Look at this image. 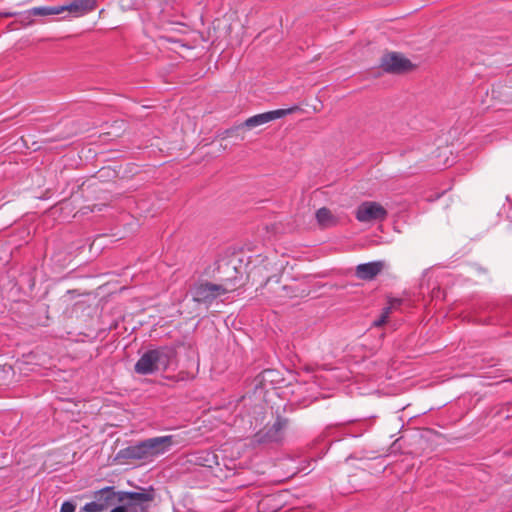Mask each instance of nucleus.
<instances>
[{
	"mask_svg": "<svg viewBox=\"0 0 512 512\" xmlns=\"http://www.w3.org/2000/svg\"><path fill=\"white\" fill-rule=\"evenodd\" d=\"M153 500V496L145 492H119L118 501L127 506H142Z\"/></svg>",
	"mask_w": 512,
	"mask_h": 512,
	"instance_id": "nucleus-10",
	"label": "nucleus"
},
{
	"mask_svg": "<svg viewBox=\"0 0 512 512\" xmlns=\"http://www.w3.org/2000/svg\"><path fill=\"white\" fill-rule=\"evenodd\" d=\"M383 269L382 262H369L356 267V276L361 280L374 279Z\"/></svg>",
	"mask_w": 512,
	"mask_h": 512,
	"instance_id": "nucleus-11",
	"label": "nucleus"
},
{
	"mask_svg": "<svg viewBox=\"0 0 512 512\" xmlns=\"http://www.w3.org/2000/svg\"><path fill=\"white\" fill-rule=\"evenodd\" d=\"M226 138H236L238 140L243 141L245 139V128L243 123L226 129L222 133V139Z\"/></svg>",
	"mask_w": 512,
	"mask_h": 512,
	"instance_id": "nucleus-19",
	"label": "nucleus"
},
{
	"mask_svg": "<svg viewBox=\"0 0 512 512\" xmlns=\"http://www.w3.org/2000/svg\"><path fill=\"white\" fill-rule=\"evenodd\" d=\"M288 262L277 257L258 255L252 262L248 277L261 295L271 299L291 297L294 291L281 280Z\"/></svg>",
	"mask_w": 512,
	"mask_h": 512,
	"instance_id": "nucleus-1",
	"label": "nucleus"
},
{
	"mask_svg": "<svg viewBox=\"0 0 512 512\" xmlns=\"http://www.w3.org/2000/svg\"><path fill=\"white\" fill-rule=\"evenodd\" d=\"M315 217H316L318 225L322 229H327V228L333 227L338 222L336 216L333 215V213L325 207L318 209L316 211Z\"/></svg>",
	"mask_w": 512,
	"mask_h": 512,
	"instance_id": "nucleus-14",
	"label": "nucleus"
},
{
	"mask_svg": "<svg viewBox=\"0 0 512 512\" xmlns=\"http://www.w3.org/2000/svg\"><path fill=\"white\" fill-rule=\"evenodd\" d=\"M127 458L135 460H147L149 458L146 441H143L137 445L130 446L125 450Z\"/></svg>",
	"mask_w": 512,
	"mask_h": 512,
	"instance_id": "nucleus-16",
	"label": "nucleus"
},
{
	"mask_svg": "<svg viewBox=\"0 0 512 512\" xmlns=\"http://www.w3.org/2000/svg\"><path fill=\"white\" fill-rule=\"evenodd\" d=\"M22 25H31L33 24L34 20L30 18L29 14L27 13V16L20 21Z\"/></svg>",
	"mask_w": 512,
	"mask_h": 512,
	"instance_id": "nucleus-26",
	"label": "nucleus"
},
{
	"mask_svg": "<svg viewBox=\"0 0 512 512\" xmlns=\"http://www.w3.org/2000/svg\"><path fill=\"white\" fill-rule=\"evenodd\" d=\"M225 288L208 281L198 282L192 289V300L195 303H211L218 296L225 294Z\"/></svg>",
	"mask_w": 512,
	"mask_h": 512,
	"instance_id": "nucleus-3",
	"label": "nucleus"
},
{
	"mask_svg": "<svg viewBox=\"0 0 512 512\" xmlns=\"http://www.w3.org/2000/svg\"><path fill=\"white\" fill-rule=\"evenodd\" d=\"M116 173L114 170L110 168H102L95 175L88 178L86 181H83L78 188L84 189H96L98 188L99 183L104 182L107 178H115Z\"/></svg>",
	"mask_w": 512,
	"mask_h": 512,
	"instance_id": "nucleus-12",
	"label": "nucleus"
},
{
	"mask_svg": "<svg viewBox=\"0 0 512 512\" xmlns=\"http://www.w3.org/2000/svg\"><path fill=\"white\" fill-rule=\"evenodd\" d=\"M178 26L179 28H175L173 25L164 27L161 35L159 36L160 39L173 43H181L183 39L180 35L184 32L185 26L182 24Z\"/></svg>",
	"mask_w": 512,
	"mask_h": 512,
	"instance_id": "nucleus-15",
	"label": "nucleus"
},
{
	"mask_svg": "<svg viewBox=\"0 0 512 512\" xmlns=\"http://www.w3.org/2000/svg\"><path fill=\"white\" fill-rule=\"evenodd\" d=\"M400 304H401V300L400 299H390L389 302H388V306L387 307H391V312H392L397 307H399Z\"/></svg>",
	"mask_w": 512,
	"mask_h": 512,
	"instance_id": "nucleus-25",
	"label": "nucleus"
},
{
	"mask_svg": "<svg viewBox=\"0 0 512 512\" xmlns=\"http://www.w3.org/2000/svg\"><path fill=\"white\" fill-rule=\"evenodd\" d=\"M94 498L104 506V510L116 503H120L118 501L119 492H115L112 487H106L97 491Z\"/></svg>",
	"mask_w": 512,
	"mask_h": 512,
	"instance_id": "nucleus-13",
	"label": "nucleus"
},
{
	"mask_svg": "<svg viewBox=\"0 0 512 512\" xmlns=\"http://www.w3.org/2000/svg\"><path fill=\"white\" fill-rule=\"evenodd\" d=\"M390 314H391V307H385L382 310V313H381L379 319L375 320L372 325L374 327H381V326H383L387 322V320L389 319Z\"/></svg>",
	"mask_w": 512,
	"mask_h": 512,
	"instance_id": "nucleus-21",
	"label": "nucleus"
},
{
	"mask_svg": "<svg viewBox=\"0 0 512 512\" xmlns=\"http://www.w3.org/2000/svg\"><path fill=\"white\" fill-rule=\"evenodd\" d=\"M145 441L150 459L168 452L173 445L178 443L173 435L154 437Z\"/></svg>",
	"mask_w": 512,
	"mask_h": 512,
	"instance_id": "nucleus-8",
	"label": "nucleus"
},
{
	"mask_svg": "<svg viewBox=\"0 0 512 512\" xmlns=\"http://www.w3.org/2000/svg\"><path fill=\"white\" fill-rule=\"evenodd\" d=\"M82 511L83 512H101V511H104V506L102 504H100L99 502H97V500L95 499L92 502L86 503L82 507Z\"/></svg>",
	"mask_w": 512,
	"mask_h": 512,
	"instance_id": "nucleus-22",
	"label": "nucleus"
},
{
	"mask_svg": "<svg viewBox=\"0 0 512 512\" xmlns=\"http://www.w3.org/2000/svg\"><path fill=\"white\" fill-rule=\"evenodd\" d=\"M297 107L289 108V109H278L273 111H268L265 113L257 114L252 117H249L243 122L245 129H253L260 125L266 124L270 121L279 119L281 117L286 116L287 114L295 111Z\"/></svg>",
	"mask_w": 512,
	"mask_h": 512,
	"instance_id": "nucleus-7",
	"label": "nucleus"
},
{
	"mask_svg": "<svg viewBox=\"0 0 512 512\" xmlns=\"http://www.w3.org/2000/svg\"><path fill=\"white\" fill-rule=\"evenodd\" d=\"M110 512H127V509L125 506H117L113 508Z\"/></svg>",
	"mask_w": 512,
	"mask_h": 512,
	"instance_id": "nucleus-27",
	"label": "nucleus"
},
{
	"mask_svg": "<svg viewBox=\"0 0 512 512\" xmlns=\"http://www.w3.org/2000/svg\"><path fill=\"white\" fill-rule=\"evenodd\" d=\"M97 7V0H73L68 5H62L63 12L68 11L74 16H82L93 11Z\"/></svg>",
	"mask_w": 512,
	"mask_h": 512,
	"instance_id": "nucleus-9",
	"label": "nucleus"
},
{
	"mask_svg": "<svg viewBox=\"0 0 512 512\" xmlns=\"http://www.w3.org/2000/svg\"><path fill=\"white\" fill-rule=\"evenodd\" d=\"M75 505L72 502L66 501L62 504L60 512H74Z\"/></svg>",
	"mask_w": 512,
	"mask_h": 512,
	"instance_id": "nucleus-24",
	"label": "nucleus"
},
{
	"mask_svg": "<svg viewBox=\"0 0 512 512\" xmlns=\"http://www.w3.org/2000/svg\"><path fill=\"white\" fill-rule=\"evenodd\" d=\"M196 463L198 465L212 468L214 465H218V456L213 452H202L197 458Z\"/></svg>",
	"mask_w": 512,
	"mask_h": 512,
	"instance_id": "nucleus-18",
	"label": "nucleus"
},
{
	"mask_svg": "<svg viewBox=\"0 0 512 512\" xmlns=\"http://www.w3.org/2000/svg\"><path fill=\"white\" fill-rule=\"evenodd\" d=\"M63 13V8L61 6L54 7H35L28 11L29 16H40L46 17L50 15H58Z\"/></svg>",
	"mask_w": 512,
	"mask_h": 512,
	"instance_id": "nucleus-17",
	"label": "nucleus"
},
{
	"mask_svg": "<svg viewBox=\"0 0 512 512\" xmlns=\"http://www.w3.org/2000/svg\"><path fill=\"white\" fill-rule=\"evenodd\" d=\"M15 15H16V13H14V12H3V13H0V17H4V18L13 17Z\"/></svg>",
	"mask_w": 512,
	"mask_h": 512,
	"instance_id": "nucleus-28",
	"label": "nucleus"
},
{
	"mask_svg": "<svg viewBox=\"0 0 512 512\" xmlns=\"http://www.w3.org/2000/svg\"><path fill=\"white\" fill-rule=\"evenodd\" d=\"M163 352L160 350H149L145 352L135 364V371L139 374H151L159 369L163 361Z\"/></svg>",
	"mask_w": 512,
	"mask_h": 512,
	"instance_id": "nucleus-5",
	"label": "nucleus"
},
{
	"mask_svg": "<svg viewBox=\"0 0 512 512\" xmlns=\"http://www.w3.org/2000/svg\"><path fill=\"white\" fill-rule=\"evenodd\" d=\"M386 216V209L377 202H363L356 210V219L360 222L382 221Z\"/></svg>",
	"mask_w": 512,
	"mask_h": 512,
	"instance_id": "nucleus-6",
	"label": "nucleus"
},
{
	"mask_svg": "<svg viewBox=\"0 0 512 512\" xmlns=\"http://www.w3.org/2000/svg\"><path fill=\"white\" fill-rule=\"evenodd\" d=\"M416 65L397 52H389L382 56L380 68L389 74H407L416 69Z\"/></svg>",
	"mask_w": 512,
	"mask_h": 512,
	"instance_id": "nucleus-2",
	"label": "nucleus"
},
{
	"mask_svg": "<svg viewBox=\"0 0 512 512\" xmlns=\"http://www.w3.org/2000/svg\"><path fill=\"white\" fill-rule=\"evenodd\" d=\"M278 373L275 370H265L260 375V383L266 386L267 382H270L271 384L274 382V377L277 376Z\"/></svg>",
	"mask_w": 512,
	"mask_h": 512,
	"instance_id": "nucleus-23",
	"label": "nucleus"
},
{
	"mask_svg": "<svg viewBox=\"0 0 512 512\" xmlns=\"http://www.w3.org/2000/svg\"><path fill=\"white\" fill-rule=\"evenodd\" d=\"M218 272L220 274L219 285L226 289L225 294L234 291L238 287L242 273L233 262L222 263L218 267Z\"/></svg>",
	"mask_w": 512,
	"mask_h": 512,
	"instance_id": "nucleus-4",
	"label": "nucleus"
},
{
	"mask_svg": "<svg viewBox=\"0 0 512 512\" xmlns=\"http://www.w3.org/2000/svg\"><path fill=\"white\" fill-rule=\"evenodd\" d=\"M285 422L278 419L274 422L271 428L268 430L267 435L272 439H278L279 432L284 428Z\"/></svg>",
	"mask_w": 512,
	"mask_h": 512,
	"instance_id": "nucleus-20",
	"label": "nucleus"
}]
</instances>
